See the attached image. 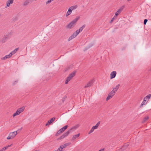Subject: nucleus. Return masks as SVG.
I'll list each match as a JSON object with an SVG mask.
<instances>
[{"instance_id":"c756f323","label":"nucleus","mask_w":151,"mask_h":151,"mask_svg":"<svg viewBox=\"0 0 151 151\" xmlns=\"http://www.w3.org/2000/svg\"><path fill=\"white\" fill-rule=\"evenodd\" d=\"M94 129L92 127V128L91 129V130H90V132H89L88 134H89L91 133L94 130Z\"/></svg>"},{"instance_id":"ddd939ff","label":"nucleus","mask_w":151,"mask_h":151,"mask_svg":"<svg viewBox=\"0 0 151 151\" xmlns=\"http://www.w3.org/2000/svg\"><path fill=\"white\" fill-rule=\"evenodd\" d=\"M25 108L24 107H22L21 108H20L17 109V111H18L19 112L20 114V113L22 112L24 110V109Z\"/></svg>"},{"instance_id":"dca6fc26","label":"nucleus","mask_w":151,"mask_h":151,"mask_svg":"<svg viewBox=\"0 0 151 151\" xmlns=\"http://www.w3.org/2000/svg\"><path fill=\"white\" fill-rule=\"evenodd\" d=\"M100 122H101L100 121H99V122H98L96 124L95 126H93L92 127L94 129H97V128L98 127V126H99V125L100 124Z\"/></svg>"},{"instance_id":"393cba45","label":"nucleus","mask_w":151,"mask_h":151,"mask_svg":"<svg viewBox=\"0 0 151 151\" xmlns=\"http://www.w3.org/2000/svg\"><path fill=\"white\" fill-rule=\"evenodd\" d=\"M151 97V94H149L147 95V96L145 97L144 99L146 100L147 99H150Z\"/></svg>"},{"instance_id":"aec40b11","label":"nucleus","mask_w":151,"mask_h":151,"mask_svg":"<svg viewBox=\"0 0 151 151\" xmlns=\"http://www.w3.org/2000/svg\"><path fill=\"white\" fill-rule=\"evenodd\" d=\"M68 127V125H66L64 126L61 129H60L61 131H62V132H63L65 131V130H66L67 128Z\"/></svg>"},{"instance_id":"58836bf2","label":"nucleus","mask_w":151,"mask_h":151,"mask_svg":"<svg viewBox=\"0 0 151 151\" xmlns=\"http://www.w3.org/2000/svg\"><path fill=\"white\" fill-rule=\"evenodd\" d=\"M69 81L66 79L65 82V84H67Z\"/></svg>"},{"instance_id":"7c9ffc66","label":"nucleus","mask_w":151,"mask_h":151,"mask_svg":"<svg viewBox=\"0 0 151 151\" xmlns=\"http://www.w3.org/2000/svg\"><path fill=\"white\" fill-rule=\"evenodd\" d=\"M147 21H148V20L147 19H144V25L146 24V23H147Z\"/></svg>"},{"instance_id":"cd10ccee","label":"nucleus","mask_w":151,"mask_h":151,"mask_svg":"<svg viewBox=\"0 0 151 151\" xmlns=\"http://www.w3.org/2000/svg\"><path fill=\"white\" fill-rule=\"evenodd\" d=\"M67 98V96H64L63 98L62 99V101L63 103L64 102V101H65L66 99Z\"/></svg>"},{"instance_id":"473e14b6","label":"nucleus","mask_w":151,"mask_h":151,"mask_svg":"<svg viewBox=\"0 0 151 151\" xmlns=\"http://www.w3.org/2000/svg\"><path fill=\"white\" fill-rule=\"evenodd\" d=\"M18 82V80H17L14 81V82L12 84V85L13 86L15 85Z\"/></svg>"},{"instance_id":"f3484780","label":"nucleus","mask_w":151,"mask_h":151,"mask_svg":"<svg viewBox=\"0 0 151 151\" xmlns=\"http://www.w3.org/2000/svg\"><path fill=\"white\" fill-rule=\"evenodd\" d=\"M55 117H53V118H51L50 120H49L48 121V122L49 124H50L53 122L55 120Z\"/></svg>"},{"instance_id":"4c0bfd02","label":"nucleus","mask_w":151,"mask_h":151,"mask_svg":"<svg viewBox=\"0 0 151 151\" xmlns=\"http://www.w3.org/2000/svg\"><path fill=\"white\" fill-rule=\"evenodd\" d=\"M29 3H31L33 2L34 0H27Z\"/></svg>"},{"instance_id":"c85d7f7f","label":"nucleus","mask_w":151,"mask_h":151,"mask_svg":"<svg viewBox=\"0 0 151 151\" xmlns=\"http://www.w3.org/2000/svg\"><path fill=\"white\" fill-rule=\"evenodd\" d=\"M29 4L28 1L27 0L25 1L24 2V4H23V5L24 6H26L28 4Z\"/></svg>"},{"instance_id":"e433bc0d","label":"nucleus","mask_w":151,"mask_h":151,"mask_svg":"<svg viewBox=\"0 0 151 151\" xmlns=\"http://www.w3.org/2000/svg\"><path fill=\"white\" fill-rule=\"evenodd\" d=\"M77 34V35H78V34L81 32L78 31V30H77L75 32Z\"/></svg>"},{"instance_id":"c9c22d12","label":"nucleus","mask_w":151,"mask_h":151,"mask_svg":"<svg viewBox=\"0 0 151 151\" xmlns=\"http://www.w3.org/2000/svg\"><path fill=\"white\" fill-rule=\"evenodd\" d=\"M72 35H73L74 37H76V36L77 35V34L76 33V32H74Z\"/></svg>"},{"instance_id":"72a5a7b5","label":"nucleus","mask_w":151,"mask_h":151,"mask_svg":"<svg viewBox=\"0 0 151 151\" xmlns=\"http://www.w3.org/2000/svg\"><path fill=\"white\" fill-rule=\"evenodd\" d=\"M115 17H116L115 16H114V17L113 18H112V19H111L110 22V23H111L113 22V21L114 20V19H115Z\"/></svg>"},{"instance_id":"b1692460","label":"nucleus","mask_w":151,"mask_h":151,"mask_svg":"<svg viewBox=\"0 0 151 151\" xmlns=\"http://www.w3.org/2000/svg\"><path fill=\"white\" fill-rule=\"evenodd\" d=\"M19 114H20L19 112L17 110V111H16V112L14 113L13 114V117H14L18 115H19Z\"/></svg>"},{"instance_id":"6ab92c4d","label":"nucleus","mask_w":151,"mask_h":151,"mask_svg":"<svg viewBox=\"0 0 151 151\" xmlns=\"http://www.w3.org/2000/svg\"><path fill=\"white\" fill-rule=\"evenodd\" d=\"M68 145V143H65L63 145H62L60 146V147L61 149V150L62 151V149L63 148H65Z\"/></svg>"},{"instance_id":"20e7f679","label":"nucleus","mask_w":151,"mask_h":151,"mask_svg":"<svg viewBox=\"0 0 151 151\" xmlns=\"http://www.w3.org/2000/svg\"><path fill=\"white\" fill-rule=\"evenodd\" d=\"M77 6H72L70 7L69 8L67 12L66 15V17H67L68 16L70 15L72 12V10L74 9H76L77 8Z\"/></svg>"},{"instance_id":"79ce46f5","label":"nucleus","mask_w":151,"mask_h":151,"mask_svg":"<svg viewBox=\"0 0 151 151\" xmlns=\"http://www.w3.org/2000/svg\"><path fill=\"white\" fill-rule=\"evenodd\" d=\"M50 124L48 123V122H47V123L45 125L46 126H47L49 124Z\"/></svg>"},{"instance_id":"7ed1b4c3","label":"nucleus","mask_w":151,"mask_h":151,"mask_svg":"<svg viewBox=\"0 0 151 151\" xmlns=\"http://www.w3.org/2000/svg\"><path fill=\"white\" fill-rule=\"evenodd\" d=\"M19 130H17V131L10 132L9 134V136L7 138V139H9L13 138L17 134V132Z\"/></svg>"},{"instance_id":"f704fd0d","label":"nucleus","mask_w":151,"mask_h":151,"mask_svg":"<svg viewBox=\"0 0 151 151\" xmlns=\"http://www.w3.org/2000/svg\"><path fill=\"white\" fill-rule=\"evenodd\" d=\"M11 145H10L7 146L6 147H4V148L5 150H6L9 147H10V146H11Z\"/></svg>"},{"instance_id":"9b49d317","label":"nucleus","mask_w":151,"mask_h":151,"mask_svg":"<svg viewBox=\"0 0 151 151\" xmlns=\"http://www.w3.org/2000/svg\"><path fill=\"white\" fill-rule=\"evenodd\" d=\"M12 54L10 53L9 54L7 55H5L4 57L3 58H1V60H5L6 59L9 58H10L12 56Z\"/></svg>"},{"instance_id":"9d476101","label":"nucleus","mask_w":151,"mask_h":151,"mask_svg":"<svg viewBox=\"0 0 151 151\" xmlns=\"http://www.w3.org/2000/svg\"><path fill=\"white\" fill-rule=\"evenodd\" d=\"M7 40V37L4 36L2 37L0 40V42L2 43L5 42Z\"/></svg>"},{"instance_id":"4be33fe9","label":"nucleus","mask_w":151,"mask_h":151,"mask_svg":"<svg viewBox=\"0 0 151 151\" xmlns=\"http://www.w3.org/2000/svg\"><path fill=\"white\" fill-rule=\"evenodd\" d=\"M18 50V48H16L13 51H12L11 52H10V53H11L12 55L13 54H14Z\"/></svg>"},{"instance_id":"5701e85b","label":"nucleus","mask_w":151,"mask_h":151,"mask_svg":"<svg viewBox=\"0 0 151 151\" xmlns=\"http://www.w3.org/2000/svg\"><path fill=\"white\" fill-rule=\"evenodd\" d=\"M85 24H83L81 27L78 29V31L81 32L82 31L83 29L85 27Z\"/></svg>"},{"instance_id":"a19ab883","label":"nucleus","mask_w":151,"mask_h":151,"mask_svg":"<svg viewBox=\"0 0 151 151\" xmlns=\"http://www.w3.org/2000/svg\"><path fill=\"white\" fill-rule=\"evenodd\" d=\"M61 150H60V148H59L57 150H55V151H61Z\"/></svg>"},{"instance_id":"bb28decb","label":"nucleus","mask_w":151,"mask_h":151,"mask_svg":"<svg viewBox=\"0 0 151 151\" xmlns=\"http://www.w3.org/2000/svg\"><path fill=\"white\" fill-rule=\"evenodd\" d=\"M74 38H75V37H74L73 35H72L68 39V41H69Z\"/></svg>"},{"instance_id":"1a4fd4ad","label":"nucleus","mask_w":151,"mask_h":151,"mask_svg":"<svg viewBox=\"0 0 151 151\" xmlns=\"http://www.w3.org/2000/svg\"><path fill=\"white\" fill-rule=\"evenodd\" d=\"M116 73L115 71H113L110 74V78L112 79L114 78L116 75Z\"/></svg>"},{"instance_id":"a211bd4d","label":"nucleus","mask_w":151,"mask_h":151,"mask_svg":"<svg viewBox=\"0 0 151 151\" xmlns=\"http://www.w3.org/2000/svg\"><path fill=\"white\" fill-rule=\"evenodd\" d=\"M146 100L144 99L143 101L142 102L141 104V105L140 106V107H142L143 105H145L147 104V102H146Z\"/></svg>"},{"instance_id":"423d86ee","label":"nucleus","mask_w":151,"mask_h":151,"mask_svg":"<svg viewBox=\"0 0 151 151\" xmlns=\"http://www.w3.org/2000/svg\"><path fill=\"white\" fill-rule=\"evenodd\" d=\"M114 94L115 93H114L113 91H112L111 92H110L106 98V101H107L108 100L112 98Z\"/></svg>"},{"instance_id":"412c9836","label":"nucleus","mask_w":151,"mask_h":151,"mask_svg":"<svg viewBox=\"0 0 151 151\" xmlns=\"http://www.w3.org/2000/svg\"><path fill=\"white\" fill-rule=\"evenodd\" d=\"M149 119V117L148 116H147L144 118L143 120L142 121V123H145Z\"/></svg>"},{"instance_id":"2eb2a0df","label":"nucleus","mask_w":151,"mask_h":151,"mask_svg":"<svg viewBox=\"0 0 151 151\" xmlns=\"http://www.w3.org/2000/svg\"><path fill=\"white\" fill-rule=\"evenodd\" d=\"M119 84H118L117 85H116V86L113 89L112 91H113L114 93H115L117 91V90L119 88Z\"/></svg>"},{"instance_id":"0eeeda50","label":"nucleus","mask_w":151,"mask_h":151,"mask_svg":"<svg viewBox=\"0 0 151 151\" xmlns=\"http://www.w3.org/2000/svg\"><path fill=\"white\" fill-rule=\"evenodd\" d=\"M124 7V6L123 5L122 7L120 8L115 13V16H117L119 14L121 13L122 11L123 10Z\"/></svg>"},{"instance_id":"f03ea898","label":"nucleus","mask_w":151,"mask_h":151,"mask_svg":"<svg viewBox=\"0 0 151 151\" xmlns=\"http://www.w3.org/2000/svg\"><path fill=\"white\" fill-rule=\"evenodd\" d=\"M76 128L75 127H74L71 129H70L69 130L67 131L66 132L64 133L63 135L61 136L58 139V140H60L63 139L67 137L70 134V132L72 131L73 129H76Z\"/></svg>"},{"instance_id":"a878e982","label":"nucleus","mask_w":151,"mask_h":151,"mask_svg":"<svg viewBox=\"0 0 151 151\" xmlns=\"http://www.w3.org/2000/svg\"><path fill=\"white\" fill-rule=\"evenodd\" d=\"M63 132H62V131L60 129L55 134V136H58L59 134H61Z\"/></svg>"},{"instance_id":"39448f33","label":"nucleus","mask_w":151,"mask_h":151,"mask_svg":"<svg viewBox=\"0 0 151 151\" xmlns=\"http://www.w3.org/2000/svg\"><path fill=\"white\" fill-rule=\"evenodd\" d=\"M76 73V71H73L69 75L68 77L66 79L69 81H70L72 78L75 75Z\"/></svg>"},{"instance_id":"6e6552de","label":"nucleus","mask_w":151,"mask_h":151,"mask_svg":"<svg viewBox=\"0 0 151 151\" xmlns=\"http://www.w3.org/2000/svg\"><path fill=\"white\" fill-rule=\"evenodd\" d=\"M93 80H91L88 82L87 84L86 85L84 86V88H86L87 87H90L93 84Z\"/></svg>"},{"instance_id":"4468645a","label":"nucleus","mask_w":151,"mask_h":151,"mask_svg":"<svg viewBox=\"0 0 151 151\" xmlns=\"http://www.w3.org/2000/svg\"><path fill=\"white\" fill-rule=\"evenodd\" d=\"M80 135V133H79L77 134L73 135L72 137V139L73 141H74L76 139V138L79 137Z\"/></svg>"},{"instance_id":"37998d69","label":"nucleus","mask_w":151,"mask_h":151,"mask_svg":"<svg viewBox=\"0 0 151 151\" xmlns=\"http://www.w3.org/2000/svg\"><path fill=\"white\" fill-rule=\"evenodd\" d=\"M115 16L116 17H115V19L116 18H117V16Z\"/></svg>"},{"instance_id":"ea45409f","label":"nucleus","mask_w":151,"mask_h":151,"mask_svg":"<svg viewBox=\"0 0 151 151\" xmlns=\"http://www.w3.org/2000/svg\"><path fill=\"white\" fill-rule=\"evenodd\" d=\"M5 150L4 147L2 148L0 150V151H4Z\"/></svg>"},{"instance_id":"2f4dec72","label":"nucleus","mask_w":151,"mask_h":151,"mask_svg":"<svg viewBox=\"0 0 151 151\" xmlns=\"http://www.w3.org/2000/svg\"><path fill=\"white\" fill-rule=\"evenodd\" d=\"M52 1V0H48V1L46 2V4H48L50 3Z\"/></svg>"},{"instance_id":"f257e3e1","label":"nucleus","mask_w":151,"mask_h":151,"mask_svg":"<svg viewBox=\"0 0 151 151\" xmlns=\"http://www.w3.org/2000/svg\"><path fill=\"white\" fill-rule=\"evenodd\" d=\"M80 18L79 17H77L76 18L66 26V27L69 29L73 28L75 26L76 22L80 19Z\"/></svg>"},{"instance_id":"f8f14e48","label":"nucleus","mask_w":151,"mask_h":151,"mask_svg":"<svg viewBox=\"0 0 151 151\" xmlns=\"http://www.w3.org/2000/svg\"><path fill=\"white\" fill-rule=\"evenodd\" d=\"M14 0H8L6 4V6L9 7L10 6V4L13 3Z\"/></svg>"}]
</instances>
